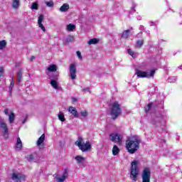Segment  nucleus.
I'll return each instance as SVG.
<instances>
[{
  "label": "nucleus",
  "instance_id": "obj_8",
  "mask_svg": "<svg viewBox=\"0 0 182 182\" xmlns=\"http://www.w3.org/2000/svg\"><path fill=\"white\" fill-rule=\"evenodd\" d=\"M12 180L16 181V182H23L26 180V176L23 174L19 173H13L11 176Z\"/></svg>",
  "mask_w": 182,
  "mask_h": 182
},
{
  "label": "nucleus",
  "instance_id": "obj_27",
  "mask_svg": "<svg viewBox=\"0 0 182 182\" xmlns=\"http://www.w3.org/2000/svg\"><path fill=\"white\" fill-rule=\"evenodd\" d=\"M12 7L14 9H18V8H19V0H14L12 4Z\"/></svg>",
  "mask_w": 182,
  "mask_h": 182
},
{
  "label": "nucleus",
  "instance_id": "obj_21",
  "mask_svg": "<svg viewBox=\"0 0 182 182\" xmlns=\"http://www.w3.org/2000/svg\"><path fill=\"white\" fill-rule=\"evenodd\" d=\"M48 72H56L58 70V66L56 65H51L48 68Z\"/></svg>",
  "mask_w": 182,
  "mask_h": 182
},
{
  "label": "nucleus",
  "instance_id": "obj_25",
  "mask_svg": "<svg viewBox=\"0 0 182 182\" xmlns=\"http://www.w3.org/2000/svg\"><path fill=\"white\" fill-rule=\"evenodd\" d=\"M75 29H76V26L74 24L70 23L67 26V31L72 32L75 31Z\"/></svg>",
  "mask_w": 182,
  "mask_h": 182
},
{
  "label": "nucleus",
  "instance_id": "obj_34",
  "mask_svg": "<svg viewBox=\"0 0 182 182\" xmlns=\"http://www.w3.org/2000/svg\"><path fill=\"white\" fill-rule=\"evenodd\" d=\"M38 6L39 5L38 4V2H34L31 5V9H35L36 11H37V9H38Z\"/></svg>",
  "mask_w": 182,
  "mask_h": 182
},
{
  "label": "nucleus",
  "instance_id": "obj_11",
  "mask_svg": "<svg viewBox=\"0 0 182 182\" xmlns=\"http://www.w3.org/2000/svg\"><path fill=\"white\" fill-rule=\"evenodd\" d=\"M43 141H45V134H43L38 139L36 142V145L38 146L40 150H43L45 148V144H43Z\"/></svg>",
  "mask_w": 182,
  "mask_h": 182
},
{
  "label": "nucleus",
  "instance_id": "obj_17",
  "mask_svg": "<svg viewBox=\"0 0 182 182\" xmlns=\"http://www.w3.org/2000/svg\"><path fill=\"white\" fill-rule=\"evenodd\" d=\"M119 153H120V149L117 145H114L112 147V155L117 156Z\"/></svg>",
  "mask_w": 182,
  "mask_h": 182
},
{
  "label": "nucleus",
  "instance_id": "obj_35",
  "mask_svg": "<svg viewBox=\"0 0 182 182\" xmlns=\"http://www.w3.org/2000/svg\"><path fill=\"white\" fill-rule=\"evenodd\" d=\"M128 55H130L132 58H136V55L134 54V51L132 49H128L127 50Z\"/></svg>",
  "mask_w": 182,
  "mask_h": 182
},
{
  "label": "nucleus",
  "instance_id": "obj_6",
  "mask_svg": "<svg viewBox=\"0 0 182 182\" xmlns=\"http://www.w3.org/2000/svg\"><path fill=\"white\" fill-rule=\"evenodd\" d=\"M142 182H150V178L151 177V171L150 168H145L142 171Z\"/></svg>",
  "mask_w": 182,
  "mask_h": 182
},
{
  "label": "nucleus",
  "instance_id": "obj_2",
  "mask_svg": "<svg viewBox=\"0 0 182 182\" xmlns=\"http://www.w3.org/2000/svg\"><path fill=\"white\" fill-rule=\"evenodd\" d=\"M122 114V106L118 102H114L110 105V116L112 120H116Z\"/></svg>",
  "mask_w": 182,
  "mask_h": 182
},
{
  "label": "nucleus",
  "instance_id": "obj_45",
  "mask_svg": "<svg viewBox=\"0 0 182 182\" xmlns=\"http://www.w3.org/2000/svg\"><path fill=\"white\" fill-rule=\"evenodd\" d=\"M18 66H19V63H17L16 64V67H18Z\"/></svg>",
  "mask_w": 182,
  "mask_h": 182
},
{
  "label": "nucleus",
  "instance_id": "obj_39",
  "mask_svg": "<svg viewBox=\"0 0 182 182\" xmlns=\"http://www.w3.org/2000/svg\"><path fill=\"white\" fill-rule=\"evenodd\" d=\"M4 75V67H0V77Z\"/></svg>",
  "mask_w": 182,
  "mask_h": 182
},
{
  "label": "nucleus",
  "instance_id": "obj_16",
  "mask_svg": "<svg viewBox=\"0 0 182 182\" xmlns=\"http://www.w3.org/2000/svg\"><path fill=\"white\" fill-rule=\"evenodd\" d=\"M14 86H15V76L13 75L11 78V82L10 83V86L9 87L10 96L12 95V89H14Z\"/></svg>",
  "mask_w": 182,
  "mask_h": 182
},
{
  "label": "nucleus",
  "instance_id": "obj_15",
  "mask_svg": "<svg viewBox=\"0 0 182 182\" xmlns=\"http://www.w3.org/2000/svg\"><path fill=\"white\" fill-rule=\"evenodd\" d=\"M130 33H132V31H130L129 29L125 30L123 31L121 38H122V39H127L130 36Z\"/></svg>",
  "mask_w": 182,
  "mask_h": 182
},
{
  "label": "nucleus",
  "instance_id": "obj_1",
  "mask_svg": "<svg viewBox=\"0 0 182 182\" xmlns=\"http://www.w3.org/2000/svg\"><path fill=\"white\" fill-rule=\"evenodd\" d=\"M140 138L138 136H133L131 139L126 141V148L128 153L130 154H134L139 150V146H140Z\"/></svg>",
  "mask_w": 182,
  "mask_h": 182
},
{
  "label": "nucleus",
  "instance_id": "obj_37",
  "mask_svg": "<svg viewBox=\"0 0 182 182\" xmlns=\"http://www.w3.org/2000/svg\"><path fill=\"white\" fill-rule=\"evenodd\" d=\"M80 114H81V116H82V117H86L89 115V113H87V112H86V110H84V111L80 112Z\"/></svg>",
  "mask_w": 182,
  "mask_h": 182
},
{
  "label": "nucleus",
  "instance_id": "obj_32",
  "mask_svg": "<svg viewBox=\"0 0 182 182\" xmlns=\"http://www.w3.org/2000/svg\"><path fill=\"white\" fill-rule=\"evenodd\" d=\"M6 47V41L3 40L0 41V50L4 49Z\"/></svg>",
  "mask_w": 182,
  "mask_h": 182
},
{
  "label": "nucleus",
  "instance_id": "obj_19",
  "mask_svg": "<svg viewBox=\"0 0 182 182\" xmlns=\"http://www.w3.org/2000/svg\"><path fill=\"white\" fill-rule=\"evenodd\" d=\"M69 4H64L62 5V6L60 8V12H66L67 11H69Z\"/></svg>",
  "mask_w": 182,
  "mask_h": 182
},
{
  "label": "nucleus",
  "instance_id": "obj_10",
  "mask_svg": "<svg viewBox=\"0 0 182 182\" xmlns=\"http://www.w3.org/2000/svg\"><path fill=\"white\" fill-rule=\"evenodd\" d=\"M76 64L72 63L70 65V76L72 80L76 79Z\"/></svg>",
  "mask_w": 182,
  "mask_h": 182
},
{
  "label": "nucleus",
  "instance_id": "obj_22",
  "mask_svg": "<svg viewBox=\"0 0 182 182\" xmlns=\"http://www.w3.org/2000/svg\"><path fill=\"white\" fill-rule=\"evenodd\" d=\"M100 40L96 38H94L92 39H90V41H88L87 43L88 45H96V43H99V41Z\"/></svg>",
  "mask_w": 182,
  "mask_h": 182
},
{
  "label": "nucleus",
  "instance_id": "obj_41",
  "mask_svg": "<svg viewBox=\"0 0 182 182\" xmlns=\"http://www.w3.org/2000/svg\"><path fill=\"white\" fill-rule=\"evenodd\" d=\"M77 56L79 58V59H82V53L80 51H77Z\"/></svg>",
  "mask_w": 182,
  "mask_h": 182
},
{
  "label": "nucleus",
  "instance_id": "obj_29",
  "mask_svg": "<svg viewBox=\"0 0 182 182\" xmlns=\"http://www.w3.org/2000/svg\"><path fill=\"white\" fill-rule=\"evenodd\" d=\"M9 120L10 123H14V122H15V114L14 112H11L9 114Z\"/></svg>",
  "mask_w": 182,
  "mask_h": 182
},
{
  "label": "nucleus",
  "instance_id": "obj_3",
  "mask_svg": "<svg viewBox=\"0 0 182 182\" xmlns=\"http://www.w3.org/2000/svg\"><path fill=\"white\" fill-rule=\"evenodd\" d=\"M82 141H83V138L79 136L77 141H75V146H77L82 152L90 151L92 150L90 142L87 141L85 144H82Z\"/></svg>",
  "mask_w": 182,
  "mask_h": 182
},
{
  "label": "nucleus",
  "instance_id": "obj_23",
  "mask_svg": "<svg viewBox=\"0 0 182 182\" xmlns=\"http://www.w3.org/2000/svg\"><path fill=\"white\" fill-rule=\"evenodd\" d=\"M75 41V37L73 36H69L68 38L65 39V45H69V43Z\"/></svg>",
  "mask_w": 182,
  "mask_h": 182
},
{
  "label": "nucleus",
  "instance_id": "obj_12",
  "mask_svg": "<svg viewBox=\"0 0 182 182\" xmlns=\"http://www.w3.org/2000/svg\"><path fill=\"white\" fill-rule=\"evenodd\" d=\"M68 112L70 113V114H73L74 117L77 119V117H79V112H77V110L74 107H68Z\"/></svg>",
  "mask_w": 182,
  "mask_h": 182
},
{
  "label": "nucleus",
  "instance_id": "obj_28",
  "mask_svg": "<svg viewBox=\"0 0 182 182\" xmlns=\"http://www.w3.org/2000/svg\"><path fill=\"white\" fill-rule=\"evenodd\" d=\"M144 43V40H139L136 41V45L135 46V48H138L139 49H140L141 46H143Z\"/></svg>",
  "mask_w": 182,
  "mask_h": 182
},
{
  "label": "nucleus",
  "instance_id": "obj_33",
  "mask_svg": "<svg viewBox=\"0 0 182 182\" xmlns=\"http://www.w3.org/2000/svg\"><path fill=\"white\" fill-rule=\"evenodd\" d=\"M68 176H69V172H68V168H65L64 170V172L63 173V176L62 177H63L64 178H68Z\"/></svg>",
  "mask_w": 182,
  "mask_h": 182
},
{
  "label": "nucleus",
  "instance_id": "obj_18",
  "mask_svg": "<svg viewBox=\"0 0 182 182\" xmlns=\"http://www.w3.org/2000/svg\"><path fill=\"white\" fill-rule=\"evenodd\" d=\"M50 84L51 85L52 87H53V89H59V82H58V81L51 80Z\"/></svg>",
  "mask_w": 182,
  "mask_h": 182
},
{
  "label": "nucleus",
  "instance_id": "obj_26",
  "mask_svg": "<svg viewBox=\"0 0 182 182\" xmlns=\"http://www.w3.org/2000/svg\"><path fill=\"white\" fill-rule=\"evenodd\" d=\"M153 106V102L148 104L147 106L144 107L145 113H149L151 110V107Z\"/></svg>",
  "mask_w": 182,
  "mask_h": 182
},
{
  "label": "nucleus",
  "instance_id": "obj_5",
  "mask_svg": "<svg viewBox=\"0 0 182 182\" xmlns=\"http://www.w3.org/2000/svg\"><path fill=\"white\" fill-rule=\"evenodd\" d=\"M109 140L113 143H117L118 144H122L123 140V136L122 134L117 133H112L109 135Z\"/></svg>",
  "mask_w": 182,
  "mask_h": 182
},
{
  "label": "nucleus",
  "instance_id": "obj_20",
  "mask_svg": "<svg viewBox=\"0 0 182 182\" xmlns=\"http://www.w3.org/2000/svg\"><path fill=\"white\" fill-rule=\"evenodd\" d=\"M75 159L76 160V161L78 164H82L85 161V158H83V156H80V155L75 156Z\"/></svg>",
  "mask_w": 182,
  "mask_h": 182
},
{
  "label": "nucleus",
  "instance_id": "obj_9",
  "mask_svg": "<svg viewBox=\"0 0 182 182\" xmlns=\"http://www.w3.org/2000/svg\"><path fill=\"white\" fill-rule=\"evenodd\" d=\"M0 127L3 129L4 136L6 139L9 137V129L8 125L4 122V119L0 120Z\"/></svg>",
  "mask_w": 182,
  "mask_h": 182
},
{
  "label": "nucleus",
  "instance_id": "obj_43",
  "mask_svg": "<svg viewBox=\"0 0 182 182\" xmlns=\"http://www.w3.org/2000/svg\"><path fill=\"white\" fill-rule=\"evenodd\" d=\"M35 59H36V57L32 55V56L31 57V58H30V60H31V62H33V60H35Z\"/></svg>",
  "mask_w": 182,
  "mask_h": 182
},
{
  "label": "nucleus",
  "instance_id": "obj_30",
  "mask_svg": "<svg viewBox=\"0 0 182 182\" xmlns=\"http://www.w3.org/2000/svg\"><path fill=\"white\" fill-rule=\"evenodd\" d=\"M58 119H59V120H60V122L66 121V118H65V115L63 114V113L62 112H60V113L58 114Z\"/></svg>",
  "mask_w": 182,
  "mask_h": 182
},
{
  "label": "nucleus",
  "instance_id": "obj_46",
  "mask_svg": "<svg viewBox=\"0 0 182 182\" xmlns=\"http://www.w3.org/2000/svg\"><path fill=\"white\" fill-rule=\"evenodd\" d=\"M76 100H77L76 98H74V102H76Z\"/></svg>",
  "mask_w": 182,
  "mask_h": 182
},
{
  "label": "nucleus",
  "instance_id": "obj_24",
  "mask_svg": "<svg viewBox=\"0 0 182 182\" xmlns=\"http://www.w3.org/2000/svg\"><path fill=\"white\" fill-rule=\"evenodd\" d=\"M16 149H19V150H21V149H22V141L21 140V138H19V137L17 138V142L16 144Z\"/></svg>",
  "mask_w": 182,
  "mask_h": 182
},
{
  "label": "nucleus",
  "instance_id": "obj_31",
  "mask_svg": "<svg viewBox=\"0 0 182 182\" xmlns=\"http://www.w3.org/2000/svg\"><path fill=\"white\" fill-rule=\"evenodd\" d=\"M50 79H51V80L58 81L59 74H53L52 75L50 76Z\"/></svg>",
  "mask_w": 182,
  "mask_h": 182
},
{
  "label": "nucleus",
  "instance_id": "obj_7",
  "mask_svg": "<svg viewBox=\"0 0 182 182\" xmlns=\"http://www.w3.org/2000/svg\"><path fill=\"white\" fill-rule=\"evenodd\" d=\"M154 73H156V70H151L150 72V74H147V72L146 71H141L140 70H137L136 73V75L138 77H151V76H154Z\"/></svg>",
  "mask_w": 182,
  "mask_h": 182
},
{
  "label": "nucleus",
  "instance_id": "obj_13",
  "mask_svg": "<svg viewBox=\"0 0 182 182\" xmlns=\"http://www.w3.org/2000/svg\"><path fill=\"white\" fill-rule=\"evenodd\" d=\"M43 21V14H41L38 16V23L39 28H41V29H42L43 32H45V31H46V28H45V26H43V24H42Z\"/></svg>",
  "mask_w": 182,
  "mask_h": 182
},
{
  "label": "nucleus",
  "instance_id": "obj_40",
  "mask_svg": "<svg viewBox=\"0 0 182 182\" xmlns=\"http://www.w3.org/2000/svg\"><path fill=\"white\" fill-rule=\"evenodd\" d=\"M34 157L33 154H30L28 156V161H32L33 160Z\"/></svg>",
  "mask_w": 182,
  "mask_h": 182
},
{
  "label": "nucleus",
  "instance_id": "obj_4",
  "mask_svg": "<svg viewBox=\"0 0 182 182\" xmlns=\"http://www.w3.org/2000/svg\"><path fill=\"white\" fill-rule=\"evenodd\" d=\"M139 161H134L131 164V172L130 177L134 181H137V178H139Z\"/></svg>",
  "mask_w": 182,
  "mask_h": 182
},
{
  "label": "nucleus",
  "instance_id": "obj_44",
  "mask_svg": "<svg viewBox=\"0 0 182 182\" xmlns=\"http://www.w3.org/2000/svg\"><path fill=\"white\" fill-rule=\"evenodd\" d=\"M86 90H87L88 92H90V89L89 87H86L82 90V92H86Z\"/></svg>",
  "mask_w": 182,
  "mask_h": 182
},
{
  "label": "nucleus",
  "instance_id": "obj_38",
  "mask_svg": "<svg viewBox=\"0 0 182 182\" xmlns=\"http://www.w3.org/2000/svg\"><path fill=\"white\" fill-rule=\"evenodd\" d=\"M66 180L63 176L61 178H58V182H64Z\"/></svg>",
  "mask_w": 182,
  "mask_h": 182
},
{
  "label": "nucleus",
  "instance_id": "obj_42",
  "mask_svg": "<svg viewBox=\"0 0 182 182\" xmlns=\"http://www.w3.org/2000/svg\"><path fill=\"white\" fill-rule=\"evenodd\" d=\"M4 114H6V116H8V114H9V109H4Z\"/></svg>",
  "mask_w": 182,
  "mask_h": 182
},
{
  "label": "nucleus",
  "instance_id": "obj_36",
  "mask_svg": "<svg viewBox=\"0 0 182 182\" xmlns=\"http://www.w3.org/2000/svg\"><path fill=\"white\" fill-rule=\"evenodd\" d=\"M45 4L48 6V8H52L54 5L53 1H45Z\"/></svg>",
  "mask_w": 182,
  "mask_h": 182
},
{
  "label": "nucleus",
  "instance_id": "obj_14",
  "mask_svg": "<svg viewBox=\"0 0 182 182\" xmlns=\"http://www.w3.org/2000/svg\"><path fill=\"white\" fill-rule=\"evenodd\" d=\"M23 77V70H22V69H20L17 72V80L18 82V85H21V82H22Z\"/></svg>",
  "mask_w": 182,
  "mask_h": 182
},
{
  "label": "nucleus",
  "instance_id": "obj_47",
  "mask_svg": "<svg viewBox=\"0 0 182 182\" xmlns=\"http://www.w3.org/2000/svg\"><path fill=\"white\" fill-rule=\"evenodd\" d=\"M23 123H25V121H24V122H23Z\"/></svg>",
  "mask_w": 182,
  "mask_h": 182
}]
</instances>
